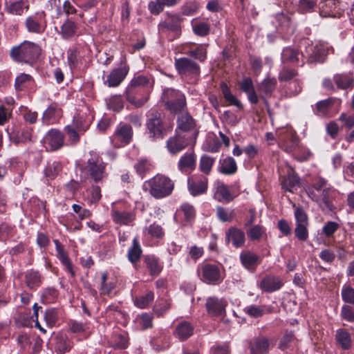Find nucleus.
<instances>
[{
    "label": "nucleus",
    "mask_w": 354,
    "mask_h": 354,
    "mask_svg": "<svg viewBox=\"0 0 354 354\" xmlns=\"http://www.w3.org/2000/svg\"><path fill=\"white\" fill-rule=\"evenodd\" d=\"M144 187L156 198H162L169 196L174 187L170 178L162 175H156L145 182Z\"/></svg>",
    "instance_id": "1"
},
{
    "label": "nucleus",
    "mask_w": 354,
    "mask_h": 354,
    "mask_svg": "<svg viewBox=\"0 0 354 354\" xmlns=\"http://www.w3.org/2000/svg\"><path fill=\"white\" fill-rule=\"evenodd\" d=\"M40 52L41 48L37 44L25 41L12 48L10 56L16 61L32 64L39 57Z\"/></svg>",
    "instance_id": "2"
},
{
    "label": "nucleus",
    "mask_w": 354,
    "mask_h": 354,
    "mask_svg": "<svg viewBox=\"0 0 354 354\" xmlns=\"http://www.w3.org/2000/svg\"><path fill=\"white\" fill-rule=\"evenodd\" d=\"M162 101L166 109L171 113L180 115L186 112L187 102L185 96L180 91L173 88H166L162 95Z\"/></svg>",
    "instance_id": "3"
},
{
    "label": "nucleus",
    "mask_w": 354,
    "mask_h": 354,
    "mask_svg": "<svg viewBox=\"0 0 354 354\" xmlns=\"http://www.w3.org/2000/svg\"><path fill=\"white\" fill-rule=\"evenodd\" d=\"M89 155L90 158L88 159L84 170L92 180L98 183L106 176V163L95 151H91Z\"/></svg>",
    "instance_id": "4"
},
{
    "label": "nucleus",
    "mask_w": 354,
    "mask_h": 354,
    "mask_svg": "<svg viewBox=\"0 0 354 354\" xmlns=\"http://www.w3.org/2000/svg\"><path fill=\"white\" fill-rule=\"evenodd\" d=\"M176 131L196 140L198 131L193 117L187 111L181 113L177 118Z\"/></svg>",
    "instance_id": "5"
},
{
    "label": "nucleus",
    "mask_w": 354,
    "mask_h": 354,
    "mask_svg": "<svg viewBox=\"0 0 354 354\" xmlns=\"http://www.w3.org/2000/svg\"><path fill=\"white\" fill-rule=\"evenodd\" d=\"M336 190L330 185L324 188L319 194L314 190L306 189L308 196L314 201L318 203L322 210L332 211L334 209L333 199Z\"/></svg>",
    "instance_id": "6"
},
{
    "label": "nucleus",
    "mask_w": 354,
    "mask_h": 354,
    "mask_svg": "<svg viewBox=\"0 0 354 354\" xmlns=\"http://www.w3.org/2000/svg\"><path fill=\"white\" fill-rule=\"evenodd\" d=\"M149 80L146 76L139 75L133 77L128 85L126 90L127 100L136 107L142 106L148 100L145 97L141 99H136L135 96L136 88L143 87L148 84Z\"/></svg>",
    "instance_id": "7"
},
{
    "label": "nucleus",
    "mask_w": 354,
    "mask_h": 354,
    "mask_svg": "<svg viewBox=\"0 0 354 354\" xmlns=\"http://www.w3.org/2000/svg\"><path fill=\"white\" fill-rule=\"evenodd\" d=\"M25 27L28 32L41 34L47 26L46 15L44 11H39L26 17Z\"/></svg>",
    "instance_id": "8"
},
{
    "label": "nucleus",
    "mask_w": 354,
    "mask_h": 354,
    "mask_svg": "<svg viewBox=\"0 0 354 354\" xmlns=\"http://www.w3.org/2000/svg\"><path fill=\"white\" fill-rule=\"evenodd\" d=\"M174 65L176 71L181 75L197 77L200 75L199 65L188 57L175 58Z\"/></svg>",
    "instance_id": "9"
},
{
    "label": "nucleus",
    "mask_w": 354,
    "mask_h": 354,
    "mask_svg": "<svg viewBox=\"0 0 354 354\" xmlns=\"http://www.w3.org/2000/svg\"><path fill=\"white\" fill-rule=\"evenodd\" d=\"M147 128L150 136L155 138H162L165 133L162 114L158 111H152L148 115Z\"/></svg>",
    "instance_id": "10"
},
{
    "label": "nucleus",
    "mask_w": 354,
    "mask_h": 354,
    "mask_svg": "<svg viewBox=\"0 0 354 354\" xmlns=\"http://www.w3.org/2000/svg\"><path fill=\"white\" fill-rule=\"evenodd\" d=\"M296 227L295 229V236L301 241H305L308 238V227L309 225L308 218L305 211L297 207L295 211Z\"/></svg>",
    "instance_id": "11"
},
{
    "label": "nucleus",
    "mask_w": 354,
    "mask_h": 354,
    "mask_svg": "<svg viewBox=\"0 0 354 354\" xmlns=\"http://www.w3.org/2000/svg\"><path fill=\"white\" fill-rule=\"evenodd\" d=\"M196 140L176 131L167 141V149L171 154H177Z\"/></svg>",
    "instance_id": "12"
},
{
    "label": "nucleus",
    "mask_w": 354,
    "mask_h": 354,
    "mask_svg": "<svg viewBox=\"0 0 354 354\" xmlns=\"http://www.w3.org/2000/svg\"><path fill=\"white\" fill-rule=\"evenodd\" d=\"M133 136V130L130 125L120 124L112 136L115 145L121 147L129 144Z\"/></svg>",
    "instance_id": "13"
},
{
    "label": "nucleus",
    "mask_w": 354,
    "mask_h": 354,
    "mask_svg": "<svg viewBox=\"0 0 354 354\" xmlns=\"http://www.w3.org/2000/svg\"><path fill=\"white\" fill-rule=\"evenodd\" d=\"M188 190L194 196L203 194L207 192L208 187V180L205 176H193L187 180Z\"/></svg>",
    "instance_id": "14"
},
{
    "label": "nucleus",
    "mask_w": 354,
    "mask_h": 354,
    "mask_svg": "<svg viewBox=\"0 0 354 354\" xmlns=\"http://www.w3.org/2000/svg\"><path fill=\"white\" fill-rule=\"evenodd\" d=\"M129 72V67L126 65L118 68H115L108 75L106 80L104 82L109 87L118 86L124 80Z\"/></svg>",
    "instance_id": "15"
},
{
    "label": "nucleus",
    "mask_w": 354,
    "mask_h": 354,
    "mask_svg": "<svg viewBox=\"0 0 354 354\" xmlns=\"http://www.w3.org/2000/svg\"><path fill=\"white\" fill-rule=\"evenodd\" d=\"M205 306L209 314L214 316H222L225 313L227 302L217 297H209Z\"/></svg>",
    "instance_id": "16"
},
{
    "label": "nucleus",
    "mask_w": 354,
    "mask_h": 354,
    "mask_svg": "<svg viewBox=\"0 0 354 354\" xmlns=\"http://www.w3.org/2000/svg\"><path fill=\"white\" fill-rule=\"evenodd\" d=\"M64 135L57 129L50 130L44 137V142L48 145L51 151L57 150L64 145Z\"/></svg>",
    "instance_id": "17"
},
{
    "label": "nucleus",
    "mask_w": 354,
    "mask_h": 354,
    "mask_svg": "<svg viewBox=\"0 0 354 354\" xmlns=\"http://www.w3.org/2000/svg\"><path fill=\"white\" fill-rule=\"evenodd\" d=\"M198 273L207 283L216 282L223 279V273L219 267H202Z\"/></svg>",
    "instance_id": "18"
},
{
    "label": "nucleus",
    "mask_w": 354,
    "mask_h": 354,
    "mask_svg": "<svg viewBox=\"0 0 354 354\" xmlns=\"http://www.w3.org/2000/svg\"><path fill=\"white\" fill-rule=\"evenodd\" d=\"M225 241L232 242L235 248L242 247L245 241V233L243 230L232 227L225 232Z\"/></svg>",
    "instance_id": "19"
},
{
    "label": "nucleus",
    "mask_w": 354,
    "mask_h": 354,
    "mask_svg": "<svg viewBox=\"0 0 354 354\" xmlns=\"http://www.w3.org/2000/svg\"><path fill=\"white\" fill-rule=\"evenodd\" d=\"M28 9L29 4L23 0H6L5 10L10 15L21 16L24 12H27Z\"/></svg>",
    "instance_id": "20"
},
{
    "label": "nucleus",
    "mask_w": 354,
    "mask_h": 354,
    "mask_svg": "<svg viewBox=\"0 0 354 354\" xmlns=\"http://www.w3.org/2000/svg\"><path fill=\"white\" fill-rule=\"evenodd\" d=\"M214 198L220 203H229L234 199L227 186L223 182L217 180L214 183Z\"/></svg>",
    "instance_id": "21"
},
{
    "label": "nucleus",
    "mask_w": 354,
    "mask_h": 354,
    "mask_svg": "<svg viewBox=\"0 0 354 354\" xmlns=\"http://www.w3.org/2000/svg\"><path fill=\"white\" fill-rule=\"evenodd\" d=\"M283 285V281L278 277L266 276L260 283V288L265 292H274L279 290Z\"/></svg>",
    "instance_id": "22"
},
{
    "label": "nucleus",
    "mask_w": 354,
    "mask_h": 354,
    "mask_svg": "<svg viewBox=\"0 0 354 354\" xmlns=\"http://www.w3.org/2000/svg\"><path fill=\"white\" fill-rule=\"evenodd\" d=\"M113 221L118 225H127L135 220V215L130 212L119 211L113 207L111 212Z\"/></svg>",
    "instance_id": "23"
},
{
    "label": "nucleus",
    "mask_w": 354,
    "mask_h": 354,
    "mask_svg": "<svg viewBox=\"0 0 354 354\" xmlns=\"http://www.w3.org/2000/svg\"><path fill=\"white\" fill-rule=\"evenodd\" d=\"M299 147V140L295 133L290 132L282 138V149L291 153Z\"/></svg>",
    "instance_id": "24"
},
{
    "label": "nucleus",
    "mask_w": 354,
    "mask_h": 354,
    "mask_svg": "<svg viewBox=\"0 0 354 354\" xmlns=\"http://www.w3.org/2000/svg\"><path fill=\"white\" fill-rule=\"evenodd\" d=\"M240 88L248 95V100L252 104H256L258 103L259 97L254 91L253 82L251 78H244L240 83Z\"/></svg>",
    "instance_id": "25"
},
{
    "label": "nucleus",
    "mask_w": 354,
    "mask_h": 354,
    "mask_svg": "<svg viewBox=\"0 0 354 354\" xmlns=\"http://www.w3.org/2000/svg\"><path fill=\"white\" fill-rule=\"evenodd\" d=\"M60 114L61 111L58 109L57 105L56 104H52L44 111L42 116V122L46 125L54 124L57 121V118L60 116Z\"/></svg>",
    "instance_id": "26"
},
{
    "label": "nucleus",
    "mask_w": 354,
    "mask_h": 354,
    "mask_svg": "<svg viewBox=\"0 0 354 354\" xmlns=\"http://www.w3.org/2000/svg\"><path fill=\"white\" fill-rule=\"evenodd\" d=\"M218 171L225 175H232L235 174L237 171L235 160L230 156L220 160Z\"/></svg>",
    "instance_id": "27"
},
{
    "label": "nucleus",
    "mask_w": 354,
    "mask_h": 354,
    "mask_svg": "<svg viewBox=\"0 0 354 354\" xmlns=\"http://www.w3.org/2000/svg\"><path fill=\"white\" fill-rule=\"evenodd\" d=\"M196 167V158L194 153H185L178 162V168L181 171H192Z\"/></svg>",
    "instance_id": "28"
},
{
    "label": "nucleus",
    "mask_w": 354,
    "mask_h": 354,
    "mask_svg": "<svg viewBox=\"0 0 354 354\" xmlns=\"http://www.w3.org/2000/svg\"><path fill=\"white\" fill-rule=\"evenodd\" d=\"M298 340L292 332L286 331L280 339L278 348L282 351L293 348L297 346Z\"/></svg>",
    "instance_id": "29"
},
{
    "label": "nucleus",
    "mask_w": 354,
    "mask_h": 354,
    "mask_svg": "<svg viewBox=\"0 0 354 354\" xmlns=\"http://www.w3.org/2000/svg\"><path fill=\"white\" fill-rule=\"evenodd\" d=\"M194 333L193 326L187 322H183L178 324L176 328V335L181 341L188 339Z\"/></svg>",
    "instance_id": "30"
},
{
    "label": "nucleus",
    "mask_w": 354,
    "mask_h": 354,
    "mask_svg": "<svg viewBox=\"0 0 354 354\" xmlns=\"http://www.w3.org/2000/svg\"><path fill=\"white\" fill-rule=\"evenodd\" d=\"M301 57H302V54L292 47L283 48L281 53V59L283 63H297Z\"/></svg>",
    "instance_id": "31"
},
{
    "label": "nucleus",
    "mask_w": 354,
    "mask_h": 354,
    "mask_svg": "<svg viewBox=\"0 0 354 354\" xmlns=\"http://www.w3.org/2000/svg\"><path fill=\"white\" fill-rule=\"evenodd\" d=\"M327 50L322 44H317L312 48L308 56L310 62H323L326 57Z\"/></svg>",
    "instance_id": "32"
},
{
    "label": "nucleus",
    "mask_w": 354,
    "mask_h": 354,
    "mask_svg": "<svg viewBox=\"0 0 354 354\" xmlns=\"http://www.w3.org/2000/svg\"><path fill=\"white\" fill-rule=\"evenodd\" d=\"M193 32L200 37H205L209 34L210 24L204 21L194 19L192 21Z\"/></svg>",
    "instance_id": "33"
},
{
    "label": "nucleus",
    "mask_w": 354,
    "mask_h": 354,
    "mask_svg": "<svg viewBox=\"0 0 354 354\" xmlns=\"http://www.w3.org/2000/svg\"><path fill=\"white\" fill-rule=\"evenodd\" d=\"M72 345L66 335H58L55 337V351L57 354H64L70 351Z\"/></svg>",
    "instance_id": "34"
},
{
    "label": "nucleus",
    "mask_w": 354,
    "mask_h": 354,
    "mask_svg": "<svg viewBox=\"0 0 354 354\" xmlns=\"http://www.w3.org/2000/svg\"><path fill=\"white\" fill-rule=\"evenodd\" d=\"M335 339L342 349L348 350L351 347L352 341L351 335L345 329L337 330Z\"/></svg>",
    "instance_id": "35"
},
{
    "label": "nucleus",
    "mask_w": 354,
    "mask_h": 354,
    "mask_svg": "<svg viewBox=\"0 0 354 354\" xmlns=\"http://www.w3.org/2000/svg\"><path fill=\"white\" fill-rule=\"evenodd\" d=\"M335 82L338 88L346 89L353 87V77L349 74L337 75L334 77Z\"/></svg>",
    "instance_id": "36"
},
{
    "label": "nucleus",
    "mask_w": 354,
    "mask_h": 354,
    "mask_svg": "<svg viewBox=\"0 0 354 354\" xmlns=\"http://www.w3.org/2000/svg\"><path fill=\"white\" fill-rule=\"evenodd\" d=\"M268 339H257L254 344L250 346V354H266L268 352Z\"/></svg>",
    "instance_id": "37"
},
{
    "label": "nucleus",
    "mask_w": 354,
    "mask_h": 354,
    "mask_svg": "<svg viewBox=\"0 0 354 354\" xmlns=\"http://www.w3.org/2000/svg\"><path fill=\"white\" fill-rule=\"evenodd\" d=\"M77 24L71 20L66 21L61 26L60 34L64 39H68L75 35Z\"/></svg>",
    "instance_id": "38"
},
{
    "label": "nucleus",
    "mask_w": 354,
    "mask_h": 354,
    "mask_svg": "<svg viewBox=\"0 0 354 354\" xmlns=\"http://www.w3.org/2000/svg\"><path fill=\"white\" fill-rule=\"evenodd\" d=\"M334 104V99L329 97L324 100L318 102L315 105V114L318 115H326L328 109Z\"/></svg>",
    "instance_id": "39"
},
{
    "label": "nucleus",
    "mask_w": 354,
    "mask_h": 354,
    "mask_svg": "<svg viewBox=\"0 0 354 354\" xmlns=\"http://www.w3.org/2000/svg\"><path fill=\"white\" fill-rule=\"evenodd\" d=\"M221 89L223 95L225 100L229 103L230 105H234L239 109L242 108V104L237 100V98L231 93L229 87L225 83L221 84Z\"/></svg>",
    "instance_id": "40"
},
{
    "label": "nucleus",
    "mask_w": 354,
    "mask_h": 354,
    "mask_svg": "<svg viewBox=\"0 0 354 354\" xmlns=\"http://www.w3.org/2000/svg\"><path fill=\"white\" fill-rule=\"evenodd\" d=\"M180 19L177 16L169 17L164 23L160 24V28L166 29L173 32H178L180 30Z\"/></svg>",
    "instance_id": "41"
},
{
    "label": "nucleus",
    "mask_w": 354,
    "mask_h": 354,
    "mask_svg": "<svg viewBox=\"0 0 354 354\" xmlns=\"http://www.w3.org/2000/svg\"><path fill=\"white\" fill-rule=\"evenodd\" d=\"M248 237L251 241H259L265 234V228L259 225L250 227L247 230Z\"/></svg>",
    "instance_id": "42"
},
{
    "label": "nucleus",
    "mask_w": 354,
    "mask_h": 354,
    "mask_svg": "<svg viewBox=\"0 0 354 354\" xmlns=\"http://www.w3.org/2000/svg\"><path fill=\"white\" fill-rule=\"evenodd\" d=\"M187 54L200 62H204L207 57V46L205 44H200L195 49L187 52Z\"/></svg>",
    "instance_id": "43"
},
{
    "label": "nucleus",
    "mask_w": 354,
    "mask_h": 354,
    "mask_svg": "<svg viewBox=\"0 0 354 354\" xmlns=\"http://www.w3.org/2000/svg\"><path fill=\"white\" fill-rule=\"evenodd\" d=\"M142 250L137 238L133 240V245L129 250L128 257L132 263H136L140 257Z\"/></svg>",
    "instance_id": "44"
},
{
    "label": "nucleus",
    "mask_w": 354,
    "mask_h": 354,
    "mask_svg": "<svg viewBox=\"0 0 354 354\" xmlns=\"http://www.w3.org/2000/svg\"><path fill=\"white\" fill-rule=\"evenodd\" d=\"M317 0H299L297 10L301 14L311 12L317 6Z\"/></svg>",
    "instance_id": "45"
},
{
    "label": "nucleus",
    "mask_w": 354,
    "mask_h": 354,
    "mask_svg": "<svg viewBox=\"0 0 354 354\" xmlns=\"http://www.w3.org/2000/svg\"><path fill=\"white\" fill-rule=\"evenodd\" d=\"M32 81V77L28 74L21 73L15 79V87L17 91H22Z\"/></svg>",
    "instance_id": "46"
},
{
    "label": "nucleus",
    "mask_w": 354,
    "mask_h": 354,
    "mask_svg": "<svg viewBox=\"0 0 354 354\" xmlns=\"http://www.w3.org/2000/svg\"><path fill=\"white\" fill-rule=\"evenodd\" d=\"M215 159L209 156L204 155L201 158L199 163L200 170L205 174H209L212 170Z\"/></svg>",
    "instance_id": "47"
},
{
    "label": "nucleus",
    "mask_w": 354,
    "mask_h": 354,
    "mask_svg": "<svg viewBox=\"0 0 354 354\" xmlns=\"http://www.w3.org/2000/svg\"><path fill=\"white\" fill-rule=\"evenodd\" d=\"M240 259L243 266L260 263L258 256L250 251L242 252L240 255Z\"/></svg>",
    "instance_id": "48"
},
{
    "label": "nucleus",
    "mask_w": 354,
    "mask_h": 354,
    "mask_svg": "<svg viewBox=\"0 0 354 354\" xmlns=\"http://www.w3.org/2000/svg\"><path fill=\"white\" fill-rule=\"evenodd\" d=\"M108 275L103 273L101 276L100 291L103 295H109L115 288V283L113 281H108Z\"/></svg>",
    "instance_id": "49"
},
{
    "label": "nucleus",
    "mask_w": 354,
    "mask_h": 354,
    "mask_svg": "<svg viewBox=\"0 0 354 354\" xmlns=\"http://www.w3.org/2000/svg\"><path fill=\"white\" fill-rule=\"evenodd\" d=\"M154 299L152 291H148L145 295L141 296L135 300V305L140 308H145L150 305Z\"/></svg>",
    "instance_id": "50"
},
{
    "label": "nucleus",
    "mask_w": 354,
    "mask_h": 354,
    "mask_svg": "<svg viewBox=\"0 0 354 354\" xmlns=\"http://www.w3.org/2000/svg\"><path fill=\"white\" fill-rule=\"evenodd\" d=\"M62 169L61 164L58 162L48 163L45 169V176L49 179H53Z\"/></svg>",
    "instance_id": "51"
},
{
    "label": "nucleus",
    "mask_w": 354,
    "mask_h": 354,
    "mask_svg": "<svg viewBox=\"0 0 354 354\" xmlns=\"http://www.w3.org/2000/svg\"><path fill=\"white\" fill-rule=\"evenodd\" d=\"M137 174L143 177L151 169V163L146 159L139 160L134 165Z\"/></svg>",
    "instance_id": "52"
},
{
    "label": "nucleus",
    "mask_w": 354,
    "mask_h": 354,
    "mask_svg": "<svg viewBox=\"0 0 354 354\" xmlns=\"http://www.w3.org/2000/svg\"><path fill=\"white\" fill-rule=\"evenodd\" d=\"M53 242L56 248L57 257L60 259L62 264L67 266L69 263V261L64 245L57 239L53 240Z\"/></svg>",
    "instance_id": "53"
},
{
    "label": "nucleus",
    "mask_w": 354,
    "mask_h": 354,
    "mask_svg": "<svg viewBox=\"0 0 354 354\" xmlns=\"http://www.w3.org/2000/svg\"><path fill=\"white\" fill-rule=\"evenodd\" d=\"M234 211L228 210L223 207H216V216L222 222L231 221L234 218Z\"/></svg>",
    "instance_id": "54"
},
{
    "label": "nucleus",
    "mask_w": 354,
    "mask_h": 354,
    "mask_svg": "<svg viewBox=\"0 0 354 354\" xmlns=\"http://www.w3.org/2000/svg\"><path fill=\"white\" fill-rule=\"evenodd\" d=\"M276 86V80L274 79H266L264 80L258 86V89L260 92H263L266 94L271 93Z\"/></svg>",
    "instance_id": "55"
},
{
    "label": "nucleus",
    "mask_w": 354,
    "mask_h": 354,
    "mask_svg": "<svg viewBox=\"0 0 354 354\" xmlns=\"http://www.w3.org/2000/svg\"><path fill=\"white\" fill-rule=\"evenodd\" d=\"M171 307V303L167 299H159L153 308L156 314L160 317L162 316Z\"/></svg>",
    "instance_id": "56"
},
{
    "label": "nucleus",
    "mask_w": 354,
    "mask_h": 354,
    "mask_svg": "<svg viewBox=\"0 0 354 354\" xmlns=\"http://www.w3.org/2000/svg\"><path fill=\"white\" fill-rule=\"evenodd\" d=\"M329 185L328 181L322 177L315 178L310 187L307 189L314 190L315 192L319 194L324 188Z\"/></svg>",
    "instance_id": "57"
},
{
    "label": "nucleus",
    "mask_w": 354,
    "mask_h": 354,
    "mask_svg": "<svg viewBox=\"0 0 354 354\" xmlns=\"http://www.w3.org/2000/svg\"><path fill=\"white\" fill-rule=\"evenodd\" d=\"M26 282L27 286L31 288L39 285L41 280L38 272L30 271L26 275Z\"/></svg>",
    "instance_id": "58"
},
{
    "label": "nucleus",
    "mask_w": 354,
    "mask_h": 354,
    "mask_svg": "<svg viewBox=\"0 0 354 354\" xmlns=\"http://www.w3.org/2000/svg\"><path fill=\"white\" fill-rule=\"evenodd\" d=\"M244 312L252 317L257 318L263 315L264 308L262 306L250 305L244 308Z\"/></svg>",
    "instance_id": "59"
},
{
    "label": "nucleus",
    "mask_w": 354,
    "mask_h": 354,
    "mask_svg": "<svg viewBox=\"0 0 354 354\" xmlns=\"http://www.w3.org/2000/svg\"><path fill=\"white\" fill-rule=\"evenodd\" d=\"M342 297L344 302L354 305V288L345 286L342 290Z\"/></svg>",
    "instance_id": "60"
},
{
    "label": "nucleus",
    "mask_w": 354,
    "mask_h": 354,
    "mask_svg": "<svg viewBox=\"0 0 354 354\" xmlns=\"http://www.w3.org/2000/svg\"><path fill=\"white\" fill-rule=\"evenodd\" d=\"M166 4L163 3L162 0H156L149 3L148 8L150 12L153 15H157L160 13Z\"/></svg>",
    "instance_id": "61"
},
{
    "label": "nucleus",
    "mask_w": 354,
    "mask_h": 354,
    "mask_svg": "<svg viewBox=\"0 0 354 354\" xmlns=\"http://www.w3.org/2000/svg\"><path fill=\"white\" fill-rule=\"evenodd\" d=\"M44 319L48 326H53L58 319L57 311L54 308L46 310L44 314Z\"/></svg>",
    "instance_id": "62"
},
{
    "label": "nucleus",
    "mask_w": 354,
    "mask_h": 354,
    "mask_svg": "<svg viewBox=\"0 0 354 354\" xmlns=\"http://www.w3.org/2000/svg\"><path fill=\"white\" fill-rule=\"evenodd\" d=\"M32 129H26L20 133H18L15 139V142L16 143H26L31 141L32 137Z\"/></svg>",
    "instance_id": "63"
},
{
    "label": "nucleus",
    "mask_w": 354,
    "mask_h": 354,
    "mask_svg": "<svg viewBox=\"0 0 354 354\" xmlns=\"http://www.w3.org/2000/svg\"><path fill=\"white\" fill-rule=\"evenodd\" d=\"M339 227V225L337 223L328 221L323 227L322 231L326 236L330 237L337 231Z\"/></svg>",
    "instance_id": "64"
}]
</instances>
